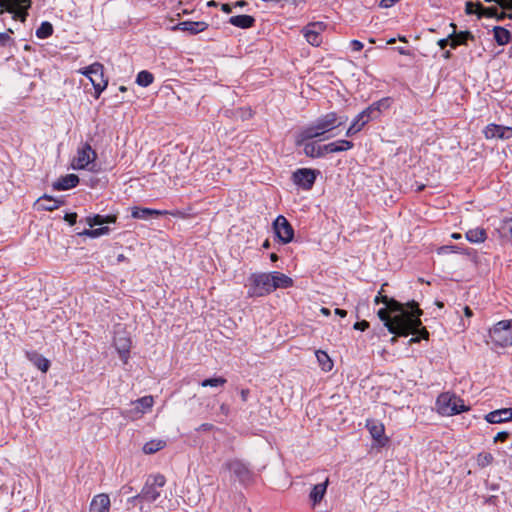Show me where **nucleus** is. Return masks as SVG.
<instances>
[{
    "mask_svg": "<svg viewBox=\"0 0 512 512\" xmlns=\"http://www.w3.org/2000/svg\"><path fill=\"white\" fill-rule=\"evenodd\" d=\"M293 182L304 190H310L316 180V173L309 168L296 170L292 175Z\"/></svg>",
    "mask_w": 512,
    "mask_h": 512,
    "instance_id": "12",
    "label": "nucleus"
},
{
    "mask_svg": "<svg viewBox=\"0 0 512 512\" xmlns=\"http://www.w3.org/2000/svg\"><path fill=\"white\" fill-rule=\"evenodd\" d=\"M465 236L471 243H483L487 239L486 230L479 227L468 230Z\"/></svg>",
    "mask_w": 512,
    "mask_h": 512,
    "instance_id": "29",
    "label": "nucleus"
},
{
    "mask_svg": "<svg viewBox=\"0 0 512 512\" xmlns=\"http://www.w3.org/2000/svg\"><path fill=\"white\" fill-rule=\"evenodd\" d=\"M463 311H464V315L467 317V318H471L473 316V311L471 310V308L469 306H465L463 308Z\"/></svg>",
    "mask_w": 512,
    "mask_h": 512,
    "instance_id": "63",
    "label": "nucleus"
},
{
    "mask_svg": "<svg viewBox=\"0 0 512 512\" xmlns=\"http://www.w3.org/2000/svg\"><path fill=\"white\" fill-rule=\"evenodd\" d=\"M369 326H370V324L368 321L362 320V321L356 322L354 324L353 328L355 330L365 331L369 328Z\"/></svg>",
    "mask_w": 512,
    "mask_h": 512,
    "instance_id": "51",
    "label": "nucleus"
},
{
    "mask_svg": "<svg viewBox=\"0 0 512 512\" xmlns=\"http://www.w3.org/2000/svg\"><path fill=\"white\" fill-rule=\"evenodd\" d=\"M28 9L25 8H15L14 12H10L13 15L14 20H20L21 22H25L28 16Z\"/></svg>",
    "mask_w": 512,
    "mask_h": 512,
    "instance_id": "47",
    "label": "nucleus"
},
{
    "mask_svg": "<svg viewBox=\"0 0 512 512\" xmlns=\"http://www.w3.org/2000/svg\"><path fill=\"white\" fill-rule=\"evenodd\" d=\"M409 334L414 335V337L410 338L409 344L418 343L421 339L428 340L429 338V332L424 326H422L421 320L420 324L417 326L415 325Z\"/></svg>",
    "mask_w": 512,
    "mask_h": 512,
    "instance_id": "31",
    "label": "nucleus"
},
{
    "mask_svg": "<svg viewBox=\"0 0 512 512\" xmlns=\"http://www.w3.org/2000/svg\"><path fill=\"white\" fill-rule=\"evenodd\" d=\"M485 2H495L497 3L503 10L512 12V0H485Z\"/></svg>",
    "mask_w": 512,
    "mask_h": 512,
    "instance_id": "48",
    "label": "nucleus"
},
{
    "mask_svg": "<svg viewBox=\"0 0 512 512\" xmlns=\"http://www.w3.org/2000/svg\"><path fill=\"white\" fill-rule=\"evenodd\" d=\"M226 382H227V380L225 378L219 376V377L205 379L200 384L202 387H208V386L209 387H221Z\"/></svg>",
    "mask_w": 512,
    "mask_h": 512,
    "instance_id": "45",
    "label": "nucleus"
},
{
    "mask_svg": "<svg viewBox=\"0 0 512 512\" xmlns=\"http://www.w3.org/2000/svg\"><path fill=\"white\" fill-rule=\"evenodd\" d=\"M509 414H511V413H510V410H508L507 408L498 409V410L489 412L485 416V420L491 424L504 423V422L509 421V417H508Z\"/></svg>",
    "mask_w": 512,
    "mask_h": 512,
    "instance_id": "26",
    "label": "nucleus"
},
{
    "mask_svg": "<svg viewBox=\"0 0 512 512\" xmlns=\"http://www.w3.org/2000/svg\"><path fill=\"white\" fill-rule=\"evenodd\" d=\"M64 220L67 221L72 226L77 221V214L76 213H67L64 217Z\"/></svg>",
    "mask_w": 512,
    "mask_h": 512,
    "instance_id": "56",
    "label": "nucleus"
},
{
    "mask_svg": "<svg viewBox=\"0 0 512 512\" xmlns=\"http://www.w3.org/2000/svg\"><path fill=\"white\" fill-rule=\"evenodd\" d=\"M350 47H351V49H352L353 51H355V52H359V51H361V50L363 49L364 45H363V43H362L361 41H359V40H352V41L350 42Z\"/></svg>",
    "mask_w": 512,
    "mask_h": 512,
    "instance_id": "53",
    "label": "nucleus"
},
{
    "mask_svg": "<svg viewBox=\"0 0 512 512\" xmlns=\"http://www.w3.org/2000/svg\"><path fill=\"white\" fill-rule=\"evenodd\" d=\"M31 0H8L7 12H14L15 8L29 9Z\"/></svg>",
    "mask_w": 512,
    "mask_h": 512,
    "instance_id": "41",
    "label": "nucleus"
},
{
    "mask_svg": "<svg viewBox=\"0 0 512 512\" xmlns=\"http://www.w3.org/2000/svg\"><path fill=\"white\" fill-rule=\"evenodd\" d=\"M498 231L502 237L512 239V218L502 220Z\"/></svg>",
    "mask_w": 512,
    "mask_h": 512,
    "instance_id": "39",
    "label": "nucleus"
},
{
    "mask_svg": "<svg viewBox=\"0 0 512 512\" xmlns=\"http://www.w3.org/2000/svg\"><path fill=\"white\" fill-rule=\"evenodd\" d=\"M29 360L42 372H47L50 367V362L48 359L43 357L42 355L32 352L27 354Z\"/></svg>",
    "mask_w": 512,
    "mask_h": 512,
    "instance_id": "30",
    "label": "nucleus"
},
{
    "mask_svg": "<svg viewBox=\"0 0 512 512\" xmlns=\"http://www.w3.org/2000/svg\"><path fill=\"white\" fill-rule=\"evenodd\" d=\"M276 237L283 244L290 243L294 238V229L285 216L279 215L273 222Z\"/></svg>",
    "mask_w": 512,
    "mask_h": 512,
    "instance_id": "10",
    "label": "nucleus"
},
{
    "mask_svg": "<svg viewBox=\"0 0 512 512\" xmlns=\"http://www.w3.org/2000/svg\"><path fill=\"white\" fill-rule=\"evenodd\" d=\"M115 221H116V216H114V215H107V216L95 215L93 217L86 218V222L90 227L114 223Z\"/></svg>",
    "mask_w": 512,
    "mask_h": 512,
    "instance_id": "33",
    "label": "nucleus"
},
{
    "mask_svg": "<svg viewBox=\"0 0 512 512\" xmlns=\"http://www.w3.org/2000/svg\"><path fill=\"white\" fill-rule=\"evenodd\" d=\"M96 158V151L92 149L90 144L85 143L81 148H78L77 155L72 161V167L76 170L87 169L90 172H97Z\"/></svg>",
    "mask_w": 512,
    "mask_h": 512,
    "instance_id": "6",
    "label": "nucleus"
},
{
    "mask_svg": "<svg viewBox=\"0 0 512 512\" xmlns=\"http://www.w3.org/2000/svg\"><path fill=\"white\" fill-rule=\"evenodd\" d=\"M79 72L89 78L95 90V98H99L108 85V80L104 77V66L95 62Z\"/></svg>",
    "mask_w": 512,
    "mask_h": 512,
    "instance_id": "5",
    "label": "nucleus"
},
{
    "mask_svg": "<svg viewBox=\"0 0 512 512\" xmlns=\"http://www.w3.org/2000/svg\"><path fill=\"white\" fill-rule=\"evenodd\" d=\"M372 119L364 109L362 112H360L352 121L351 125L347 129L345 135L347 137H351L355 135L356 133L360 132L363 127Z\"/></svg>",
    "mask_w": 512,
    "mask_h": 512,
    "instance_id": "16",
    "label": "nucleus"
},
{
    "mask_svg": "<svg viewBox=\"0 0 512 512\" xmlns=\"http://www.w3.org/2000/svg\"><path fill=\"white\" fill-rule=\"evenodd\" d=\"M162 213L163 212H161L159 210L135 207V208H133L131 215L135 219H145L146 220L151 217H158V216L162 215Z\"/></svg>",
    "mask_w": 512,
    "mask_h": 512,
    "instance_id": "28",
    "label": "nucleus"
},
{
    "mask_svg": "<svg viewBox=\"0 0 512 512\" xmlns=\"http://www.w3.org/2000/svg\"><path fill=\"white\" fill-rule=\"evenodd\" d=\"M491 341L500 347L512 346V320H502L489 330Z\"/></svg>",
    "mask_w": 512,
    "mask_h": 512,
    "instance_id": "9",
    "label": "nucleus"
},
{
    "mask_svg": "<svg viewBox=\"0 0 512 512\" xmlns=\"http://www.w3.org/2000/svg\"><path fill=\"white\" fill-rule=\"evenodd\" d=\"M304 153L310 158H319V148L315 142H308L304 144Z\"/></svg>",
    "mask_w": 512,
    "mask_h": 512,
    "instance_id": "44",
    "label": "nucleus"
},
{
    "mask_svg": "<svg viewBox=\"0 0 512 512\" xmlns=\"http://www.w3.org/2000/svg\"><path fill=\"white\" fill-rule=\"evenodd\" d=\"M232 5H233V8H243L247 5V2L244 0H239V1L232 3Z\"/></svg>",
    "mask_w": 512,
    "mask_h": 512,
    "instance_id": "62",
    "label": "nucleus"
},
{
    "mask_svg": "<svg viewBox=\"0 0 512 512\" xmlns=\"http://www.w3.org/2000/svg\"><path fill=\"white\" fill-rule=\"evenodd\" d=\"M153 80L154 76L152 75V73L146 70L139 72L136 77V83L142 87L149 86L153 82Z\"/></svg>",
    "mask_w": 512,
    "mask_h": 512,
    "instance_id": "40",
    "label": "nucleus"
},
{
    "mask_svg": "<svg viewBox=\"0 0 512 512\" xmlns=\"http://www.w3.org/2000/svg\"><path fill=\"white\" fill-rule=\"evenodd\" d=\"M329 483V478L326 477L323 482L318 483L312 487L309 493V500L313 507L318 505L323 500Z\"/></svg>",
    "mask_w": 512,
    "mask_h": 512,
    "instance_id": "17",
    "label": "nucleus"
},
{
    "mask_svg": "<svg viewBox=\"0 0 512 512\" xmlns=\"http://www.w3.org/2000/svg\"><path fill=\"white\" fill-rule=\"evenodd\" d=\"M450 26L453 28V31L450 33L451 42L450 47L452 49H456L460 45H467L468 41H474L475 37L470 31H456V25L451 23Z\"/></svg>",
    "mask_w": 512,
    "mask_h": 512,
    "instance_id": "15",
    "label": "nucleus"
},
{
    "mask_svg": "<svg viewBox=\"0 0 512 512\" xmlns=\"http://www.w3.org/2000/svg\"><path fill=\"white\" fill-rule=\"evenodd\" d=\"M270 274H271L270 280L272 282V285L274 286L273 291L278 288H282V289L290 288L294 285L293 279L281 272L274 271V272H271Z\"/></svg>",
    "mask_w": 512,
    "mask_h": 512,
    "instance_id": "24",
    "label": "nucleus"
},
{
    "mask_svg": "<svg viewBox=\"0 0 512 512\" xmlns=\"http://www.w3.org/2000/svg\"><path fill=\"white\" fill-rule=\"evenodd\" d=\"M385 286H387V283L382 285L378 295L374 299V303L376 305L383 303L390 311H400L402 309V303L395 300L394 298H389L388 296L383 295Z\"/></svg>",
    "mask_w": 512,
    "mask_h": 512,
    "instance_id": "18",
    "label": "nucleus"
},
{
    "mask_svg": "<svg viewBox=\"0 0 512 512\" xmlns=\"http://www.w3.org/2000/svg\"><path fill=\"white\" fill-rule=\"evenodd\" d=\"M14 31L9 28L6 32H0V47H11L15 45V40L11 37Z\"/></svg>",
    "mask_w": 512,
    "mask_h": 512,
    "instance_id": "43",
    "label": "nucleus"
},
{
    "mask_svg": "<svg viewBox=\"0 0 512 512\" xmlns=\"http://www.w3.org/2000/svg\"><path fill=\"white\" fill-rule=\"evenodd\" d=\"M486 139H509L512 137V128L491 123L483 131Z\"/></svg>",
    "mask_w": 512,
    "mask_h": 512,
    "instance_id": "13",
    "label": "nucleus"
},
{
    "mask_svg": "<svg viewBox=\"0 0 512 512\" xmlns=\"http://www.w3.org/2000/svg\"><path fill=\"white\" fill-rule=\"evenodd\" d=\"M78 183L79 177L76 174H67L54 182L53 188L57 191H65L74 188Z\"/></svg>",
    "mask_w": 512,
    "mask_h": 512,
    "instance_id": "21",
    "label": "nucleus"
},
{
    "mask_svg": "<svg viewBox=\"0 0 512 512\" xmlns=\"http://www.w3.org/2000/svg\"><path fill=\"white\" fill-rule=\"evenodd\" d=\"M476 5H478V2H476V3L471 2V1L466 2V4H465V13L467 15H473V14L477 15Z\"/></svg>",
    "mask_w": 512,
    "mask_h": 512,
    "instance_id": "49",
    "label": "nucleus"
},
{
    "mask_svg": "<svg viewBox=\"0 0 512 512\" xmlns=\"http://www.w3.org/2000/svg\"><path fill=\"white\" fill-rule=\"evenodd\" d=\"M8 0H0V15L7 12Z\"/></svg>",
    "mask_w": 512,
    "mask_h": 512,
    "instance_id": "59",
    "label": "nucleus"
},
{
    "mask_svg": "<svg viewBox=\"0 0 512 512\" xmlns=\"http://www.w3.org/2000/svg\"><path fill=\"white\" fill-rule=\"evenodd\" d=\"M110 498L107 494L96 495L90 504L89 512H109Z\"/></svg>",
    "mask_w": 512,
    "mask_h": 512,
    "instance_id": "20",
    "label": "nucleus"
},
{
    "mask_svg": "<svg viewBox=\"0 0 512 512\" xmlns=\"http://www.w3.org/2000/svg\"><path fill=\"white\" fill-rule=\"evenodd\" d=\"M108 232H109V228L107 226H104V227H100V228H96V229H86L80 234L91 237V238H97V237L107 234Z\"/></svg>",
    "mask_w": 512,
    "mask_h": 512,
    "instance_id": "46",
    "label": "nucleus"
},
{
    "mask_svg": "<svg viewBox=\"0 0 512 512\" xmlns=\"http://www.w3.org/2000/svg\"><path fill=\"white\" fill-rule=\"evenodd\" d=\"M270 273H253L248 278L247 294L249 297H263L273 292Z\"/></svg>",
    "mask_w": 512,
    "mask_h": 512,
    "instance_id": "4",
    "label": "nucleus"
},
{
    "mask_svg": "<svg viewBox=\"0 0 512 512\" xmlns=\"http://www.w3.org/2000/svg\"><path fill=\"white\" fill-rule=\"evenodd\" d=\"M166 484V478L162 474H151L141 489V492L128 499L129 503L140 505L143 503H153L161 496L163 487Z\"/></svg>",
    "mask_w": 512,
    "mask_h": 512,
    "instance_id": "3",
    "label": "nucleus"
},
{
    "mask_svg": "<svg viewBox=\"0 0 512 512\" xmlns=\"http://www.w3.org/2000/svg\"><path fill=\"white\" fill-rule=\"evenodd\" d=\"M509 436L510 433L508 431H501L494 437V442H504L509 438Z\"/></svg>",
    "mask_w": 512,
    "mask_h": 512,
    "instance_id": "50",
    "label": "nucleus"
},
{
    "mask_svg": "<svg viewBox=\"0 0 512 512\" xmlns=\"http://www.w3.org/2000/svg\"><path fill=\"white\" fill-rule=\"evenodd\" d=\"M438 411L442 415H455L468 410V407L464 404V401L456 395L449 393L441 394L436 401Z\"/></svg>",
    "mask_w": 512,
    "mask_h": 512,
    "instance_id": "8",
    "label": "nucleus"
},
{
    "mask_svg": "<svg viewBox=\"0 0 512 512\" xmlns=\"http://www.w3.org/2000/svg\"><path fill=\"white\" fill-rule=\"evenodd\" d=\"M315 355H316V358H317V361L319 363V366L321 367V369L325 372H329L332 370L333 368V361L331 360V358L329 357V355L323 351V350H317L315 352Z\"/></svg>",
    "mask_w": 512,
    "mask_h": 512,
    "instance_id": "32",
    "label": "nucleus"
},
{
    "mask_svg": "<svg viewBox=\"0 0 512 512\" xmlns=\"http://www.w3.org/2000/svg\"><path fill=\"white\" fill-rule=\"evenodd\" d=\"M329 144H330L331 153L347 151L354 147V143L352 141L344 140V139L337 140V141L331 142Z\"/></svg>",
    "mask_w": 512,
    "mask_h": 512,
    "instance_id": "36",
    "label": "nucleus"
},
{
    "mask_svg": "<svg viewBox=\"0 0 512 512\" xmlns=\"http://www.w3.org/2000/svg\"><path fill=\"white\" fill-rule=\"evenodd\" d=\"M476 461L479 467L484 468L493 463L494 457L491 453L481 452L477 455Z\"/></svg>",
    "mask_w": 512,
    "mask_h": 512,
    "instance_id": "42",
    "label": "nucleus"
},
{
    "mask_svg": "<svg viewBox=\"0 0 512 512\" xmlns=\"http://www.w3.org/2000/svg\"><path fill=\"white\" fill-rule=\"evenodd\" d=\"M53 33V26L50 22L44 21L36 30V36L40 39H46Z\"/></svg>",
    "mask_w": 512,
    "mask_h": 512,
    "instance_id": "38",
    "label": "nucleus"
},
{
    "mask_svg": "<svg viewBox=\"0 0 512 512\" xmlns=\"http://www.w3.org/2000/svg\"><path fill=\"white\" fill-rule=\"evenodd\" d=\"M60 203H61L60 201L53 199L52 197H49L46 195L37 200V204L43 210H46V211H53V210L57 209L59 207Z\"/></svg>",
    "mask_w": 512,
    "mask_h": 512,
    "instance_id": "34",
    "label": "nucleus"
},
{
    "mask_svg": "<svg viewBox=\"0 0 512 512\" xmlns=\"http://www.w3.org/2000/svg\"><path fill=\"white\" fill-rule=\"evenodd\" d=\"M347 120V116H338L336 112L322 115L298 133L296 144L301 145L307 140L321 137L325 133L343 125Z\"/></svg>",
    "mask_w": 512,
    "mask_h": 512,
    "instance_id": "2",
    "label": "nucleus"
},
{
    "mask_svg": "<svg viewBox=\"0 0 512 512\" xmlns=\"http://www.w3.org/2000/svg\"><path fill=\"white\" fill-rule=\"evenodd\" d=\"M495 18H496L497 21H502L505 18L512 19V12L508 11V13H507V12H504V11H502V12L498 11V15L495 16Z\"/></svg>",
    "mask_w": 512,
    "mask_h": 512,
    "instance_id": "58",
    "label": "nucleus"
},
{
    "mask_svg": "<svg viewBox=\"0 0 512 512\" xmlns=\"http://www.w3.org/2000/svg\"><path fill=\"white\" fill-rule=\"evenodd\" d=\"M325 29V23L313 22L303 28V34L309 44L317 47L322 43V33Z\"/></svg>",
    "mask_w": 512,
    "mask_h": 512,
    "instance_id": "11",
    "label": "nucleus"
},
{
    "mask_svg": "<svg viewBox=\"0 0 512 512\" xmlns=\"http://www.w3.org/2000/svg\"><path fill=\"white\" fill-rule=\"evenodd\" d=\"M394 100L392 97H384L374 103H372L370 106H368L365 110L370 116L372 120L378 118L381 113L391 107Z\"/></svg>",
    "mask_w": 512,
    "mask_h": 512,
    "instance_id": "14",
    "label": "nucleus"
},
{
    "mask_svg": "<svg viewBox=\"0 0 512 512\" xmlns=\"http://www.w3.org/2000/svg\"><path fill=\"white\" fill-rule=\"evenodd\" d=\"M366 427L369 430L372 438L379 444L384 445L386 439L384 438V425L375 420H367Z\"/></svg>",
    "mask_w": 512,
    "mask_h": 512,
    "instance_id": "22",
    "label": "nucleus"
},
{
    "mask_svg": "<svg viewBox=\"0 0 512 512\" xmlns=\"http://www.w3.org/2000/svg\"><path fill=\"white\" fill-rule=\"evenodd\" d=\"M114 346L118 351L121 360L126 363L129 357V350L131 346L130 339L126 336L116 335L114 338Z\"/></svg>",
    "mask_w": 512,
    "mask_h": 512,
    "instance_id": "19",
    "label": "nucleus"
},
{
    "mask_svg": "<svg viewBox=\"0 0 512 512\" xmlns=\"http://www.w3.org/2000/svg\"><path fill=\"white\" fill-rule=\"evenodd\" d=\"M318 148H319V158L325 156L326 154H330L331 153V149H330V144H325V145H318Z\"/></svg>",
    "mask_w": 512,
    "mask_h": 512,
    "instance_id": "52",
    "label": "nucleus"
},
{
    "mask_svg": "<svg viewBox=\"0 0 512 512\" xmlns=\"http://www.w3.org/2000/svg\"><path fill=\"white\" fill-rule=\"evenodd\" d=\"M335 314L343 318V317H346L347 311L343 310V309L336 308Z\"/></svg>",
    "mask_w": 512,
    "mask_h": 512,
    "instance_id": "64",
    "label": "nucleus"
},
{
    "mask_svg": "<svg viewBox=\"0 0 512 512\" xmlns=\"http://www.w3.org/2000/svg\"><path fill=\"white\" fill-rule=\"evenodd\" d=\"M173 216H179V217H182V218H186L188 217V214L185 212V211H182V210H175L171 213Z\"/></svg>",
    "mask_w": 512,
    "mask_h": 512,
    "instance_id": "61",
    "label": "nucleus"
},
{
    "mask_svg": "<svg viewBox=\"0 0 512 512\" xmlns=\"http://www.w3.org/2000/svg\"><path fill=\"white\" fill-rule=\"evenodd\" d=\"M154 400L152 396H144L132 402V411L136 416L143 415L151 410Z\"/></svg>",
    "mask_w": 512,
    "mask_h": 512,
    "instance_id": "23",
    "label": "nucleus"
},
{
    "mask_svg": "<svg viewBox=\"0 0 512 512\" xmlns=\"http://www.w3.org/2000/svg\"><path fill=\"white\" fill-rule=\"evenodd\" d=\"M494 40L499 46L507 45L511 40V33L502 26L493 28Z\"/></svg>",
    "mask_w": 512,
    "mask_h": 512,
    "instance_id": "27",
    "label": "nucleus"
},
{
    "mask_svg": "<svg viewBox=\"0 0 512 512\" xmlns=\"http://www.w3.org/2000/svg\"><path fill=\"white\" fill-rule=\"evenodd\" d=\"M226 469L241 485L248 486L254 482L255 474L249 465L242 460L233 459L225 464Z\"/></svg>",
    "mask_w": 512,
    "mask_h": 512,
    "instance_id": "7",
    "label": "nucleus"
},
{
    "mask_svg": "<svg viewBox=\"0 0 512 512\" xmlns=\"http://www.w3.org/2000/svg\"><path fill=\"white\" fill-rule=\"evenodd\" d=\"M207 27L205 22L194 21V34L202 32Z\"/></svg>",
    "mask_w": 512,
    "mask_h": 512,
    "instance_id": "55",
    "label": "nucleus"
},
{
    "mask_svg": "<svg viewBox=\"0 0 512 512\" xmlns=\"http://www.w3.org/2000/svg\"><path fill=\"white\" fill-rule=\"evenodd\" d=\"M177 28L183 30V31H189L191 32L192 31V21H184V22H181L177 25Z\"/></svg>",
    "mask_w": 512,
    "mask_h": 512,
    "instance_id": "54",
    "label": "nucleus"
},
{
    "mask_svg": "<svg viewBox=\"0 0 512 512\" xmlns=\"http://www.w3.org/2000/svg\"><path fill=\"white\" fill-rule=\"evenodd\" d=\"M423 311L415 301L402 304L400 311H390L387 306L378 310L377 315L387 330L398 336H408L415 325L420 324Z\"/></svg>",
    "mask_w": 512,
    "mask_h": 512,
    "instance_id": "1",
    "label": "nucleus"
},
{
    "mask_svg": "<svg viewBox=\"0 0 512 512\" xmlns=\"http://www.w3.org/2000/svg\"><path fill=\"white\" fill-rule=\"evenodd\" d=\"M450 42H451V36L449 34L446 38L438 40L437 44L441 49H444L446 46H448V45L450 46Z\"/></svg>",
    "mask_w": 512,
    "mask_h": 512,
    "instance_id": "57",
    "label": "nucleus"
},
{
    "mask_svg": "<svg viewBox=\"0 0 512 512\" xmlns=\"http://www.w3.org/2000/svg\"><path fill=\"white\" fill-rule=\"evenodd\" d=\"M228 23L241 29H247L254 26L255 18L250 15H236L231 16Z\"/></svg>",
    "mask_w": 512,
    "mask_h": 512,
    "instance_id": "25",
    "label": "nucleus"
},
{
    "mask_svg": "<svg viewBox=\"0 0 512 512\" xmlns=\"http://www.w3.org/2000/svg\"><path fill=\"white\" fill-rule=\"evenodd\" d=\"M476 9L478 19H481L483 17L495 18V16L498 15V9L496 7H485L482 5L481 2H478V5H476Z\"/></svg>",
    "mask_w": 512,
    "mask_h": 512,
    "instance_id": "35",
    "label": "nucleus"
},
{
    "mask_svg": "<svg viewBox=\"0 0 512 512\" xmlns=\"http://www.w3.org/2000/svg\"><path fill=\"white\" fill-rule=\"evenodd\" d=\"M222 11L225 13H231L233 10V5L229 3L222 4L221 7Z\"/></svg>",
    "mask_w": 512,
    "mask_h": 512,
    "instance_id": "60",
    "label": "nucleus"
},
{
    "mask_svg": "<svg viewBox=\"0 0 512 512\" xmlns=\"http://www.w3.org/2000/svg\"><path fill=\"white\" fill-rule=\"evenodd\" d=\"M166 445V442L163 440H151L143 446V452L145 454H154L161 449H163Z\"/></svg>",
    "mask_w": 512,
    "mask_h": 512,
    "instance_id": "37",
    "label": "nucleus"
}]
</instances>
